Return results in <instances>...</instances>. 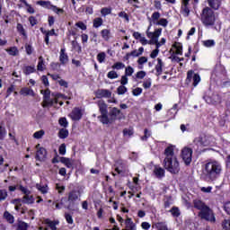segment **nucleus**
Masks as SVG:
<instances>
[{"instance_id": "52", "label": "nucleus", "mask_w": 230, "mask_h": 230, "mask_svg": "<svg viewBox=\"0 0 230 230\" xmlns=\"http://www.w3.org/2000/svg\"><path fill=\"white\" fill-rule=\"evenodd\" d=\"M156 25L166 28V26H168V20L166 18H161L158 22H156Z\"/></svg>"}, {"instance_id": "18", "label": "nucleus", "mask_w": 230, "mask_h": 230, "mask_svg": "<svg viewBox=\"0 0 230 230\" xmlns=\"http://www.w3.org/2000/svg\"><path fill=\"white\" fill-rule=\"evenodd\" d=\"M190 0H182L181 10L185 17L190 16Z\"/></svg>"}, {"instance_id": "28", "label": "nucleus", "mask_w": 230, "mask_h": 230, "mask_svg": "<svg viewBox=\"0 0 230 230\" xmlns=\"http://www.w3.org/2000/svg\"><path fill=\"white\" fill-rule=\"evenodd\" d=\"M145 53V48L140 47L138 49H134L131 52H129L130 57H133V58H136L137 57H141Z\"/></svg>"}, {"instance_id": "42", "label": "nucleus", "mask_w": 230, "mask_h": 230, "mask_svg": "<svg viewBox=\"0 0 230 230\" xmlns=\"http://www.w3.org/2000/svg\"><path fill=\"white\" fill-rule=\"evenodd\" d=\"M52 12H54V13H56L57 15H64L65 13V11L63 8H59L58 6L57 5H53L52 6V9H50Z\"/></svg>"}, {"instance_id": "6", "label": "nucleus", "mask_w": 230, "mask_h": 230, "mask_svg": "<svg viewBox=\"0 0 230 230\" xmlns=\"http://www.w3.org/2000/svg\"><path fill=\"white\" fill-rule=\"evenodd\" d=\"M164 168L174 175L181 172V166L177 158H164Z\"/></svg>"}, {"instance_id": "59", "label": "nucleus", "mask_w": 230, "mask_h": 230, "mask_svg": "<svg viewBox=\"0 0 230 230\" xmlns=\"http://www.w3.org/2000/svg\"><path fill=\"white\" fill-rule=\"evenodd\" d=\"M107 77L110 78V80H114L118 78V73H116L114 70H111L107 74Z\"/></svg>"}, {"instance_id": "44", "label": "nucleus", "mask_w": 230, "mask_h": 230, "mask_svg": "<svg viewBox=\"0 0 230 230\" xmlns=\"http://www.w3.org/2000/svg\"><path fill=\"white\" fill-rule=\"evenodd\" d=\"M58 123L60 127H63L64 128H67L69 127V122H67V119L66 117H62L58 119Z\"/></svg>"}, {"instance_id": "43", "label": "nucleus", "mask_w": 230, "mask_h": 230, "mask_svg": "<svg viewBox=\"0 0 230 230\" xmlns=\"http://www.w3.org/2000/svg\"><path fill=\"white\" fill-rule=\"evenodd\" d=\"M152 137V131L148 130V128L144 129V136L141 137V141H148V137Z\"/></svg>"}, {"instance_id": "26", "label": "nucleus", "mask_w": 230, "mask_h": 230, "mask_svg": "<svg viewBox=\"0 0 230 230\" xmlns=\"http://www.w3.org/2000/svg\"><path fill=\"white\" fill-rule=\"evenodd\" d=\"M20 94L22 96H35V92L33 89L23 87L20 90Z\"/></svg>"}, {"instance_id": "29", "label": "nucleus", "mask_w": 230, "mask_h": 230, "mask_svg": "<svg viewBox=\"0 0 230 230\" xmlns=\"http://www.w3.org/2000/svg\"><path fill=\"white\" fill-rule=\"evenodd\" d=\"M71 46H72V49L75 51V53H78V55L82 53V45H80V43H78L77 40H72Z\"/></svg>"}, {"instance_id": "13", "label": "nucleus", "mask_w": 230, "mask_h": 230, "mask_svg": "<svg viewBox=\"0 0 230 230\" xmlns=\"http://www.w3.org/2000/svg\"><path fill=\"white\" fill-rule=\"evenodd\" d=\"M115 172L121 175V173H125L127 172V161L123 160L121 158H119L118 160L115 161Z\"/></svg>"}, {"instance_id": "62", "label": "nucleus", "mask_w": 230, "mask_h": 230, "mask_svg": "<svg viewBox=\"0 0 230 230\" xmlns=\"http://www.w3.org/2000/svg\"><path fill=\"white\" fill-rule=\"evenodd\" d=\"M25 51L27 55H32L33 54V47L30 44H25Z\"/></svg>"}, {"instance_id": "31", "label": "nucleus", "mask_w": 230, "mask_h": 230, "mask_svg": "<svg viewBox=\"0 0 230 230\" xmlns=\"http://www.w3.org/2000/svg\"><path fill=\"white\" fill-rule=\"evenodd\" d=\"M60 163H62V164H65V166H66V168H71L73 170V162L71 161V159L67 158V157H60Z\"/></svg>"}, {"instance_id": "38", "label": "nucleus", "mask_w": 230, "mask_h": 230, "mask_svg": "<svg viewBox=\"0 0 230 230\" xmlns=\"http://www.w3.org/2000/svg\"><path fill=\"white\" fill-rule=\"evenodd\" d=\"M23 73L28 75H31L32 73H35V71H37V69H35V66H26L23 69H22Z\"/></svg>"}, {"instance_id": "24", "label": "nucleus", "mask_w": 230, "mask_h": 230, "mask_svg": "<svg viewBox=\"0 0 230 230\" xmlns=\"http://www.w3.org/2000/svg\"><path fill=\"white\" fill-rule=\"evenodd\" d=\"M125 229L137 230L136 223L128 217L125 220Z\"/></svg>"}, {"instance_id": "2", "label": "nucleus", "mask_w": 230, "mask_h": 230, "mask_svg": "<svg viewBox=\"0 0 230 230\" xmlns=\"http://www.w3.org/2000/svg\"><path fill=\"white\" fill-rule=\"evenodd\" d=\"M97 105L101 114L97 117V119H99L102 125H112V123L118 119V116L121 114V110L117 107H113L109 112V106L105 103V101H99Z\"/></svg>"}, {"instance_id": "64", "label": "nucleus", "mask_w": 230, "mask_h": 230, "mask_svg": "<svg viewBox=\"0 0 230 230\" xmlns=\"http://www.w3.org/2000/svg\"><path fill=\"white\" fill-rule=\"evenodd\" d=\"M223 227L225 230H230V219L223 222Z\"/></svg>"}, {"instance_id": "21", "label": "nucleus", "mask_w": 230, "mask_h": 230, "mask_svg": "<svg viewBox=\"0 0 230 230\" xmlns=\"http://www.w3.org/2000/svg\"><path fill=\"white\" fill-rule=\"evenodd\" d=\"M163 67H164V63L163 62V59L158 58L157 64L155 66V69L156 71V76H161V75H163Z\"/></svg>"}, {"instance_id": "47", "label": "nucleus", "mask_w": 230, "mask_h": 230, "mask_svg": "<svg viewBox=\"0 0 230 230\" xmlns=\"http://www.w3.org/2000/svg\"><path fill=\"white\" fill-rule=\"evenodd\" d=\"M44 134H46V131H44V129H40L39 131L34 132L33 137L34 139H42Z\"/></svg>"}, {"instance_id": "35", "label": "nucleus", "mask_w": 230, "mask_h": 230, "mask_svg": "<svg viewBox=\"0 0 230 230\" xmlns=\"http://www.w3.org/2000/svg\"><path fill=\"white\" fill-rule=\"evenodd\" d=\"M4 218H5L6 222H8V224H13V222H15V217H13V215H12L8 211H5L4 213Z\"/></svg>"}, {"instance_id": "53", "label": "nucleus", "mask_w": 230, "mask_h": 230, "mask_svg": "<svg viewBox=\"0 0 230 230\" xmlns=\"http://www.w3.org/2000/svg\"><path fill=\"white\" fill-rule=\"evenodd\" d=\"M215 40H207L203 41V46L205 48H213L215 46Z\"/></svg>"}, {"instance_id": "14", "label": "nucleus", "mask_w": 230, "mask_h": 230, "mask_svg": "<svg viewBox=\"0 0 230 230\" xmlns=\"http://www.w3.org/2000/svg\"><path fill=\"white\" fill-rule=\"evenodd\" d=\"M206 102L210 105H220V103H222V95L213 93L212 96L207 97Z\"/></svg>"}, {"instance_id": "20", "label": "nucleus", "mask_w": 230, "mask_h": 230, "mask_svg": "<svg viewBox=\"0 0 230 230\" xmlns=\"http://www.w3.org/2000/svg\"><path fill=\"white\" fill-rule=\"evenodd\" d=\"M207 207L208 205H206V203L200 199L193 200V208H195V209H198L199 211H203V209H205Z\"/></svg>"}, {"instance_id": "7", "label": "nucleus", "mask_w": 230, "mask_h": 230, "mask_svg": "<svg viewBox=\"0 0 230 230\" xmlns=\"http://www.w3.org/2000/svg\"><path fill=\"white\" fill-rule=\"evenodd\" d=\"M40 93L41 94H43V102L41 103V107H43V109H46L48 107H53V105H57V103H58V100L60 98L54 97V99H51V90H41Z\"/></svg>"}, {"instance_id": "11", "label": "nucleus", "mask_w": 230, "mask_h": 230, "mask_svg": "<svg viewBox=\"0 0 230 230\" xmlns=\"http://www.w3.org/2000/svg\"><path fill=\"white\" fill-rule=\"evenodd\" d=\"M193 157V149L190 147H185L181 150V158L183 159L186 166H190L191 164Z\"/></svg>"}, {"instance_id": "46", "label": "nucleus", "mask_w": 230, "mask_h": 230, "mask_svg": "<svg viewBox=\"0 0 230 230\" xmlns=\"http://www.w3.org/2000/svg\"><path fill=\"white\" fill-rule=\"evenodd\" d=\"M41 33H43V35H48L49 37H53V35H57V33H55V29H52L50 31H46L44 30V28H40V29Z\"/></svg>"}, {"instance_id": "36", "label": "nucleus", "mask_w": 230, "mask_h": 230, "mask_svg": "<svg viewBox=\"0 0 230 230\" xmlns=\"http://www.w3.org/2000/svg\"><path fill=\"white\" fill-rule=\"evenodd\" d=\"M16 29L18 33H20V35H22L24 39H28V34H26V31L24 30L22 23H17Z\"/></svg>"}, {"instance_id": "57", "label": "nucleus", "mask_w": 230, "mask_h": 230, "mask_svg": "<svg viewBox=\"0 0 230 230\" xmlns=\"http://www.w3.org/2000/svg\"><path fill=\"white\" fill-rule=\"evenodd\" d=\"M31 26H37V24H39V21L37 20V18L35 16H30L28 19Z\"/></svg>"}, {"instance_id": "56", "label": "nucleus", "mask_w": 230, "mask_h": 230, "mask_svg": "<svg viewBox=\"0 0 230 230\" xmlns=\"http://www.w3.org/2000/svg\"><path fill=\"white\" fill-rule=\"evenodd\" d=\"M75 26L77 28H79L80 30H82L83 31H85V30H87V25L84 22H82V21L77 22L75 23Z\"/></svg>"}, {"instance_id": "25", "label": "nucleus", "mask_w": 230, "mask_h": 230, "mask_svg": "<svg viewBox=\"0 0 230 230\" xmlns=\"http://www.w3.org/2000/svg\"><path fill=\"white\" fill-rule=\"evenodd\" d=\"M36 4L39 6H42L43 8H46L47 10H52L53 8V4H51L50 1H44V0H40L36 2Z\"/></svg>"}, {"instance_id": "10", "label": "nucleus", "mask_w": 230, "mask_h": 230, "mask_svg": "<svg viewBox=\"0 0 230 230\" xmlns=\"http://www.w3.org/2000/svg\"><path fill=\"white\" fill-rule=\"evenodd\" d=\"M191 80L193 81V87H197L199 84H200V75L199 73L195 74L193 70H189L187 72V77L185 79V84L190 85L191 84Z\"/></svg>"}, {"instance_id": "55", "label": "nucleus", "mask_w": 230, "mask_h": 230, "mask_svg": "<svg viewBox=\"0 0 230 230\" xmlns=\"http://www.w3.org/2000/svg\"><path fill=\"white\" fill-rule=\"evenodd\" d=\"M6 137V128L0 126V141Z\"/></svg>"}, {"instance_id": "19", "label": "nucleus", "mask_w": 230, "mask_h": 230, "mask_svg": "<svg viewBox=\"0 0 230 230\" xmlns=\"http://www.w3.org/2000/svg\"><path fill=\"white\" fill-rule=\"evenodd\" d=\"M59 62L62 66H66V64L69 62V56L66 53V49H60Z\"/></svg>"}, {"instance_id": "50", "label": "nucleus", "mask_w": 230, "mask_h": 230, "mask_svg": "<svg viewBox=\"0 0 230 230\" xmlns=\"http://www.w3.org/2000/svg\"><path fill=\"white\" fill-rule=\"evenodd\" d=\"M38 71H44V58L40 56L37 66Z\"/></svg>"}, {"instance_id": "3", "label": "nucleus", "mask_w": 230, "mask_h": 230, "mask_svg": "<svg viewBox=\"0 0 230 230\" xmlns=\"http://www.w3.org/2000/svg\"><path fill=\"white\" fill-rule=\"evenodd\" d=\"M82 197V192L80 190H72L67 194L66 197H62L59 203L55 205V209H68V211H75V206L76 202L80 200Z\"/></svg>"}, {"instance_id": "61", "label": "nucleus", "mask_w": 230, "mask_h": 230, "mask_svg": "<svg viewBox=\"0 0 230 230\" xmlns=\"http://www.w3.org/2000/svg\"><path fill=\"white\" fill-rule=\"evenodd\" d=\"M144 89H150L152 87V79L148 78L143 83Z\"/></svg>"}, {"instance_id": "8", "label": "nucleus", "mask_w": 230, "mask_h": 230, "mask_svg": "<svg viewBox=\"0 0 230 230\" xmlns=\"http://www.w3.org/2000/svg\"><path fill=\"white\" fill-rule=\"evenodd\" d=\"M193 143L197 146V150H199V148L209 146V145H211V140L208 135L205 133H200L199 137L194 138Z\"/></svg>"}, {"instance_id": "15", "label": "nucleus", "mask_w": 230, "mask_h": 230, "mask_svg": "<svg viewBox=\"0 0 230 230\" xmlns=\"http://www.w3.org/2000/svg\"><path fill=\"white\" fill-rule=\"evenodd\" d=\"M82 116H84V113H82V109L78 107L74 108L69 115L73 121H80Z\"/></svg>"}, {"instance_id": "45", "label": "nucleus", "mask_w": 230, "mask_h": 230, "mask_svg": "<svg viewBox=\"0 0 230 230\" xmlns=\"http://www.w3.org/2000/svg\"><path fill=\"white\" fill-rule=\"evenodd\" d=\"M21 202H22L21 199H13V204H15V207H14L15 211H21L22 208V204Z\"/></svg>"}, {"instance_id": "37", "label": "nucleus", "mask_w": 230, "mask_h": 230, "mask_svg": "<svg viewBox=\"0 0 230 230\" xmlns=\"http://www.w3.org/2000/svg\"><path fill=\"white\" fill-rule=\"evenodd\" d=\"M169 213L172 215L174 218H179L181 217V210L179 209L178 207H172L170 210Z\"/></svg>"}, {"instance_id": "17", "label": "nucleus", "mask_w": 230, "mask_h": 230, "mask_svg": "<svg viewBox=\"0 0 230 230\" xmlns=\"http://www.w3.org/2000/svg\"><path fill=\"white\" fill-rule=\"evenodd\" d=\"M209 8H211V10H220V6H222V1L224 0H207Z\"/></svg>"}, {"instance_id": "58", "label": "nucleus", "mask_w": 230, "mask_h": 230, "mask_svg": "<svg viewBox=\"0 0 230 230\" xmlns=\"http://www.w3.org/2000/svg\"><path fill=\"white\" fill-rule=\"evenodd\" d=\"M111 67L112 69H117V70L123 69L125 68V64H123L122 62H116Z\"/></svg>"}, {"instance_id": "5", "label": "nucleus", "mask_w": 230, "mask_h": 230, "mask_svg": "<svg viewBox=\"0 0 230 230\" xmlns=\"http://www.w3.org/2000/svg\"><path fill=\"white\" fill-rule=\"evenodd\" d=\"M200 21L206 28L215 26L217 22V14H215V11L208 6L203 8L200 13Z\"/></svg>"}, {"instance_id": "16", "label": "nucleus", "mask_w": 230, "mask_h": 230, "mask_svg": "<svg viewBox=\"0 0 230 230\" xmlns=\"http://www.w3.org/2000/svg\"><path fill=\"white\" fill-rule=\"evenodd\" d=\"M95 96L99 100L102 98H111L112 92H111V90H107V89H98L95 92Z\"/></svg>"}, {"instance_id": "34", "label": "nucleus", "mask_w": 230, "mask_h": 230, "mask_svg": "<svg viewBox=\"0 0 230 230\" xmlns=\"http://www.w3.org/2000/svg\"><path fill=\"white\" fill-rule=\"evenodd\" d=\"M101 36L103 39V40L109 41L111 39V30H109V29L102 30Z\"/></svg>"}, {"instance_id": "51", "label": "nucleus", "mask_w": 230, "mask_h": 230, "mask_svg": "<svg viewBox=\"0 0 230 230\" xmlns=\"http://www.w3.org/2000/svg\"><path fill=\"white\" fill-rule=\"evenodd\" d=\"M107 55L105 54V52H101L97 55V60L100 64H103V62H105V58H106Z\"/></svg>"}, {"instance_id": "9", "label": "nucleus", "mask_w": 230, "mask_h": 230, "mask_svg": "<svg viewBox=\"0 0 230 230\" xmlns=\"http://www.w3.org/2000/svg\"><path fill=\"white\" fill-rule=\"evenodd\" d=\"M198 217L201 218V220H206L207 222H211L212 224H215L217 222L215 213L213 212V209H211L209 207H207L205 209L199 211L198 213Z\"/></svg>"}, {"instance_id": "27", "label": "nucleus", "mask_w": 230, "mask_h": 230, "mask_svg": "<svg viewBox=\"0 0 230 230\" xmlns=\"http://www.w3.org/2000/svg\"><path fill=\"white\" fill-rule=\"evenodd\" d=\"M58 137H59V139H67V137H69V130L66 128H60L58 133Z\"/></svg>"}, {"instance_id": "48", "label": "nucleus", "mask_w": 230, "mask_h": 230, "mask_svg": "<svg viewBox=\"0 0 230 230\" xmlns=\"http://www.w3.org/2000/svg\"><path fill=\"white\" fill-rule=\"evenodd\" d=\"M51 96H53L54 98H62L63 100H71V98L60 93H52Z\"/></svg>"}, {"instance_id": "60", "label": "nucleus", "mask_w": 230, "mask_h": 230, "mask_svg": "<svg viewBox=\"0 0 230 230\" xmlns=\"http://www.w3.org/2000/svg\"><path fill=\"white\" fill-rule=\"evenodd\" d=\"M16 230H28V223H26L24 221L21 222L18 225Z\"/></svg>"}, {"instance_id": "33", "label": "nucleus", "mask_w": 230, "mask_h": 230, "mask_svg": "<svg viewBox=\"0 0 230 230\" xmlns=\"http://www.w3.org/2000/svg\"><path fill=\"white\" fill-rule=\"evenodd\" d=\"M172 48L176 49L175 55H182V43L175 41Z\"/></svg>"}, {"instance_id": "30", "label": "nucleus", "mask_w": 230, "mask_h": 230, "mask_svg": "<svg viewBox=\"0 0 230 230\" xmlns=\"http://www.w3.org/2000/svg\"><path fill=\"white\" fill-rule=\"evenodd\" d=\"M22 204H33L35 202V199L33 196H30V194H25L22 199Z\"/></svg>"}, {"instance_id": "1", "label": "nucleus", "mask_w": 230, "mask_h": 230, "mask_svg": "<svg viewBox=\"0 0 230 230\" xmlns=\"http://www.w3.org/2000/svg\"><path fill=\"white\" fill-rule=\"evenodd\" d=\"M222 175V164L217 160L205 162L202 165L200 179L205 182H213Z\"/></svg>"}, {"instance_id": "4", "label": "nucleus", "mask_w": 230, "mask_h": 230, "mask_svg": "<svg viewBox=\"0 0 230 230\" xmlns=\"http://www.w3.org/2000/svg\"><path fill=\"white\" fill-rule=\"evenodd\" d=\"M150 28H152V22H150L146 31V37L150 39L148 44H150L151 46L155 45L157 49L164 46V44H166V39L164 38H162L159 42V37H161V33H163V29L162 28L155 29L154 32H150L149 31Z\"/></svg>"}, {"instance_id": "22", "label": "nucleus", "mask_w": 230, "mask_h": 230, "mask_svg": "<svg viewBox=\"0 0 230 230\" xmlns=\"http://www.w3.org/2000/svg\"><path fill=\"white\" fill-rule=\"evenodd\" d=\"M165 155V159H174L175 157V153L173 152V146H169L164 149V152Z\"/></svg>"}, {"instance_id": "49", "label": "nucleus", "mask_w": 230, "mask_h": 230, "mask_svg": "<svg viewBox=\"0 0 230 230\" xmlns=\"http://www.w3.org/2000/svg\"><path fill=\"white\" fill-rule=\"evenodd\" d=\"M128 91V89L125 86V85H123V84H121L120 86H119L118 88H117V93L119 94V95H123V94H125V93H127Z\"/></svg>"}, {"instance_id": "39", "label": "nucleus", "mask_w": 230, "mask_h": 230, "mask_svg": "<svg viewBox=\"0 0 230 230\" xmlns=\"http://www.w3.org/2000/svg\"><path fill=\"white\" fill-rule=\"evenodd\" d=\"M93 28H100V26H103V19L102 17L94 18L93 21Z\"/></svg>"}, {"instance_id": "23", "label": "nucleus", "mask_w": 230, "mask_h": 230, "mask_svg": "<svg viewBox=\"0 0 230 230\" xmlns=\"http://www.w3.org/2000/svg\"><path fill=\"white\" fill-rule=\"evenodd\" d=\"M153 173L157 179H163V177H164L165 171L164 168L155 165Z\"/></svg>"}, {"instance_id": "41", "label": "nucleus", "mask_w": 230, "mask_h": 230, "mask_svg": "<svg viewBox=\"0 0 230 230\" xmlns=\"http://www.w3.org/2000/svg\"><path fill=\"white\" fill-rule=\"evenodd\" d=\"M112 13V8L111 7H102L101 9V15L102 17H107V15H111Z\"/></svg>"}, {"instance_id": "40", "label": "nucleus", "mask_w": 230, "mask_h": 230, "mask_svg": "<svg viewBox=\"0 0 230 230\" xmlns=\"http://www.w3.org/2000/svg\"><path fill=\"white\" fill-rule=\"evenodd\" d=\"M6 51L11 57H17L19 55V49L17 47H11L7 49Z\"/></svg>"}, {"instance_id": "54", "label": "nucleus", "mask_w": 230, "mask_h": 230, "mask_svg": "<svg viewBox=\"0 0 230 230\" xmlns=\"http://www.w3.org/2000/svg\"><path fill=\"white\" fill-rule=\"evenodd\" d=\"M132 75H134V68L130 66H128V67H126L125 69V76H132Z\"/></svg>"}, {"instance_id": "63", "label": "nucleus", "mask_w": 230, "mask_h": 230, "mask_svg": "<svg viewBox=\"0 0 230 230\" xmlns=\"http://www.w3.org/2000/svg\"><path fill=\"white\" fill-rule=\"evenodd\" d=\"M224 209L226 213L230 216V201H227L224 204Z\"/></svg>"}, {"instance_id": "32", "label": "nucleus", "mask_w": 230, "mask_h": 230, "mask_svg": "<svg viewBox=\"0 0 230 230\" xmlns=\"http://www.w3.org/2000/svg\"><path fill=\"white\" fill-rule=\"evenodd\" d=\"M45 224L49 226L51 230H57V226H58V221H51L49 218L44 220Z\"/></svg>"}, {"instance_id": "12", "label": "nucleus", "mask_w": 230, "mask_h": 230, "mask_svg": "<svg viewBox=\"0 0 230 230\" xmlns=\"http://www.w3.org/2000/svg\"><path fill=\"white\" fill-rule=\"evenodd\" d=\"M36 148L38 150L36 152L35 159L36 161H40V163H43L48 159V150L44 147H40V144L36 145Z\"/></svg>"}]
</instances>
